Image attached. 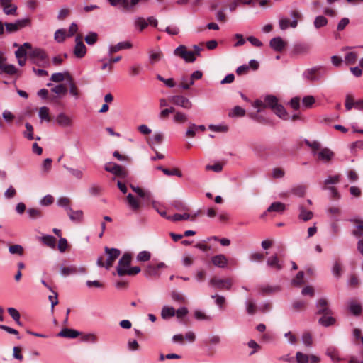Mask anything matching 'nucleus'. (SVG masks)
Returning <instances> with one entry per match:
<instances>
[{
    "mask_svg": "<svg viewBox=\"0 0 363 363\" xmlns=\"http://www.w3.org/2000/svg\"><path fill=\"white\" fill-rule=\"evenodd\" d=\"M109 4L116 7L122 8L126 10L127 0H107Z\"/></svg>",
    "mask_w": 363,
    "mask_h": 363,
    "instance_id": "nucleus-61",
    "label": "nucleus"
},
{
    "mask_svg": "<svg viewBox=\"0 0 363 363\" xmlns=\"http://www.w3.org/2000/svg\"><path fill=\"white\" fill-rule=\"evenodd\" d=\"M39 240L46 246L50 248H55L56 247V238L50 235H45L39 238Z\"/></svg>",
    "mask_w": 363,
    "mask_h": 363,
    "instance_id": "nucleus-28",
    "label": "nucleus"
},
{
    "mask_svg": "<svg viewBox=\"0 0 363 363\" xmlns=\"http://www.w3.org/2000/svg\"><path fill=\"white\" fill-rule=\"evenodd\" d=\"M175 315V309L172 306H165L161 311V316L163 319H168Z\"/></svg>",
    "mask_w": 363,
    "mask_h": 363,
    "instance_id": "nucleus-36",
    "label": "nucleus"
},
{
    "mask_svg": "<svg viewBox=\"0 0 363 363\" xmlns=\"http://www.w3.org/2000/svg\"><path fill=\"white\" fill-rule=\"evenodd\" d=\"M317 313L318 314L332 315L333 312L328 306V301L324 298H320L316 302Z\"/></svg>",
    "mask_w": 363,
    "mask_h": 363,
    "instance_id": "nucleus-18",
    "label": "nucleus"
},
{
    "mask_svg": "<svg viewBox=\"0 0 363 363\" xmlns=\"http://www.w3.org/2000/svg\"><path fill=\"white\" fill-rule=\"evenodd\" d=\"M169 101L173 104L186 109H190L193 106L191 101L188 98L182 95L172 96L169 98Z\"/></svg>",
    "mask_w": 363,
    "mask_h": 363,
    "instance_id": "nucleus-13",
    "label": "nucleus"
},
{
    "mask_svg": "<svg viewBox=\"0 0 363 363\" xmlns=\"http://www.w3.org/2000/svg\"><path fill=\"white\" fill-rule=\"evenodd\" d=\"M348 308L350 311L354 315H358L362 313V306L355 300L352 299L348 301Z\"/></svg>",
    "mask_w": 363,
    "mask_h": 363,
    "instance_id": "nucleus-29",
    "label": "nucleus"
},
{
    "mask_svg": "<svg viewBox=\"0 0 363 363\" xmlns=\"http://www.w3.org/2000/svg\"><path fill=\"white\" fill-rule=\"evenodd\" d=\"M171 298L173 301L178 302L179 303H185L186 302L184 295L176 291L171 292Z\"/></svg>",
    "mask_w": 363,
    "mask_h": 363,
    "instance_id": "nucleus-42",
    "label": "nucleus"
},
{
    "mask_svg": "<svg viewBox=\"0 0 363 363\" xmlns=\"http://www.w3.org/2000/svg\"><path fill=\"white\" fill-rule=\"evenodd\" d=\"M246 310L248 314L254 315L256 312L257 306L255 303L250 300L245 301Z\"/></svg>",
    "mask_w": 363,
    "mask_h": 363,
    "instance_id": "nucleus-60",
    "label": "nucleus"
},
{
    "mask_svg": "<svg viewBox=\"0 0 363 363\" xmlns=\"http://www.w3.org/2000/svg\"><path fill=\"white\" fill-rule=\"evenodd\" d=\"M56 122L62 127H69L72 125V119L63 113L57 115L56 117Z\"/></svg>",
    "mask_w": 363,
    "mask_h": 363,
    "instance_id": "nucleus-26",
    "label": "nucleus"
},
{
    "mask_svg": "<svg viewBox=\"0 0 363 363\" xmlns=\"http://www.w3.org/2000/svg\"><path fill=\"white\" fill-rule=\"evenodd\" d=\"M163 268H167L164 262H159L157 264H150L144 270V275L146 277H159L160 274L159 270Z\"/></svg>",
    "mask_w": 363,
    "mask_h": 363,
    "instance_id": "nucleus-10",
    "label": "nucleus"
},
{
    "mask_svg": "<svg viewBox=\"0 0 363 363\" xmlns=\"http://www.w3.org/2000/svg\"><path fill=\"white\" fill-rule=\"evenodd\" d=\"M54 201V198L52 196L48 194L43 197L40 201V204L41 206H47L52 204Z\"/></svg>",
    "mask_w": 363,
    "mask_h": 363,
    "instance_id": "nucleus-64",
    "label": "nucleus"
},
{
    "mask_svg": "<svg viewBox=\"0 0 363 363\" xmlns=\"http://www.w3.org/2000/svg\"><path fill=\"white\" fill-rule=\"evenodd\" d=\"M306 186L304 185H297L291 189V192L296 196L303 197L306 194Z\"/></svg>",
    "mask_w": 363,
    "mask_h": 363,
    "instance_id": "nucleus-43",
    "label": "nucleus"
},
{
    "mask_svg": "<svg viewBox=\"0 0 363 363\" xmlns=\"http://www.w3.org/2000/svg\"><path fill=\"white\" fill-rule=\"evenodd\" d=\"M325 354L334 362H340L341 360V359L339 357V351H338V350L336 347H333V346L328 347L327 348V350H326Z\"/></svg>",
    "mask_w": 363,
    "mask_h": 363,
    "instance_id": "nucleus-27",
    "label": "nucleus"
},
{
    "mask_svg": "<svg viewBox=\"0 0 363 363\" xmlns=\"http://www.w3.org/2000/svg\"><path fill=\"white\" fill-rule=\"evenodd\" d=\"M272 110L279 118L282 119H287L288 113L286 111L285 108L279 103Z\"/></svg>",
    "mask_w": 363,
    "mask_h": 363,
    "instance_id": "nucleus-35",
    "label": "nucleus"
},
{
    "mask_svg": "<svg viewBox=\"0 0 363 363\" xmlns=\"http://www.w3.org/2000/svg\"><path fill=\"white\" fill-rule=\"evenodd\" d=\"M267 264L269 267L280 271L284 268V262L281 261L277 255L269 257L267 259Z\"/></svg>",
    "mask_w": 363,
    "mask_h": 363,
    "instance_id": "nucleus-17",
    "label": "nucleus"
},
{
    "mask_svg": "<svg viewBox=\"0 0 363 363\" xmlns=\"http://www.w3.org/2000/svg\"><path fill=\"white\" fill-rule=\"evenodd\" d=\"M289 16L291 18L290 21L286 17H281L279 20V26L281 30H286L289 27L296 28L298 26V21L303 18L302 13L297 9H293L289 11Z\"/></svg>",
    "mask_w": 363,
    "mask_h": 363,
    "instance_id": "nucleus-1",
    "label": "nucleus"
},
{
    "mask_svg": "<svg viewBox=\"0 0 363 363\" xmlns=\"http://www.w3.org/2000/svg\"><path fill=\"white\" fill-rule=\"evenodd\" d=\"M278 104V99L275 96L267 95L264 100H256L253 103L254 108H257V112H260L262 108H270L272 109Z\"/></svg>",
    "mask_w": 363,
    "mask_h": 363,
    "instance_id": "nucleus-4",
    "label": "nucleus"
},
{
    "mask_svg": "<svg viewBox=\"0 0 363 363\" xmlns=\"http://www.w3.org/2000/svg\"><path fill=\"white\" fill-rule=\"evenodd\" d=\"M304 143L306 145L311 148L313 155H314V152H318L320 149L322 148L320 147V143L317 140L311 142L308 140L305 139Z\"/></svg>",
    "mask_w": 363,
    "mask_h": 363,
    "instance_id": "nucleus-47",
    "label": "nucleus"
},
{
    "mask_svg": "<svg viewBox=\"0 0 363 363\" xmlns=\"http://www.w3.org/2000/svg\"><path fill=\"white\" fill-rule=\"evenodd\" d=\"M285 175V172L279 167L274 168L272 171V176L274 179H281Z\"/></svg>",
    "mask_w": 363,
    "mask_h": 363,
    "instance_id": "nucleus-63",
    "label": "nucleus"
},
{
    "mask_svg": "<svg viewBox=\"0 0 363 363\" xmlns=\"http://www.w3.org/2000/svg\"><path fill=\"white\" fill-rule=\"evenodd\" d=\"M63 168L67 170L74 177L77 179H82L84 176V173L82 170L78 169H74L72 167H69L66 164H63Z\"/></svg>",
    "mask_w": 363,
    "mask_h": 363,
    "instance_id": "nucleus-38",
    "label": "nucleus"
},
{
    "mask_svg": "<svg viewBox=\"0 0 363 363\" xmlns=\"http://www.w3.org/2000/svg\"><path fill=\"white\" fill-rule=\"evenodd\" d=\"M314 156L318 160L326 164L333 159L335 153L328 147H322L318 152H314Z\"/></svg>",
    "mask_w": 363,
    "mask_h": 363,
    "instance_id": "nucleus-11",
    "label": "nucleus"
},
{
    "mask_svg": "<svg viewBox=\"0 0 363 363\" xmlns=\"http://www.w3.org/2000/svg\"><path fill=\"white\" fill-rule=\"evenodd\" d=\"M325 74V70L321 67H313L306 69L302 77L304 80L308 82H319L320 81Z\"/></svg>",
    "mask_w": 363,
    "mask_h": 363,
    "instance_id": "nucleus-3",
    "label": "nucleus"
},
{
    "mask_svg": "<svg viewBox=\"0 0 363 363\" xmlns=\"http://www.w3.org/2000/svg\"><path fill=\"white\" fill-rule=\"evenodd\" d=\"M210 285L219 290H230L233 285V280L230 278L220 279L213 277L210 280Z\"/></svg>",
    "mask_w": 363,
    "mask_h": 363,
    "instance_id": "nucleus-7",
    "label": "nucleus"
},
{
    "mask_svg": "<svg viewBox=\"0 0 363 363\" xmlns=\"http://www.w3.org/2000/svg\"><path fill=\"white\" fill-rule=\"evenodd\" d=\"M18 30L31 25V21L28 18L18 19L15 21Z\"/></svg>",
    "mask_w": 363,
    "mask_h": 363,
    "instance_id": "nucleus-52",
    "label": "nucleus"
},
{
    "mask_svg": "<svg viewBox=\"0 0 363 363\" xmlns=\"http://www.w3.org/2000/svg\"><path fill=\"white\" fill-rule=\"evenodd\" d=\"M357 60V54L354 52H349L345 56V61L347 65H354Z\"/></svg>",
    "mask_w": 363,
    "mask_h": 363,
    "instance_id": "nucleus-51",
    "label": "nucleus"
},
{
    "mask_svg": "<svg viewBox=\"0 0 363 363\" xmlns=\"http://www.w3.org/2000/svg\"><path fill=\"white\" fill-rule=\"evenodd\" d=\"M51 91L57 95H64L67 92L66 86L62 84L56 85Z\"/></svg>",
    "mask_w": 363,
    "mask_h": 363,
    "instance_id": "nucleus-56",
    "label": "nucleus"
},
{
    "mask_svg": "<svg viewBox=\"0 0 363 363\" xmlns=\"http://www.w3.org/2000/svg\"><path fill=\"white\" fill-rule=\"evenodd\" d=\"M245 115V110L239 106H235L230 112H229L228 116L230 117H242Z\"/></svg>",
    "mask_w": 363,
    "mask_h": 363,
    "instance_id": "nucleus-41",
    "label": "nucleus"
},
{
    "mask_svg": "<svg viewBox=\"0 0 363 363\" xmlns=\"http://www.w3.org/2000/svg\"><path fill=\"white\" fill-rule=\"evenodd\" d=\"M190 218V215L189 213H175L172 216H169V217L167 218V220H172V221H179L183 220H188Z\"/></svg>",
    "mask_w": 363,
    "mask_h": 363,
    "instance_id": "nucleus-50",
    "label": "nucleus"
},
{
    "mask_svg": "<svg viewBox=\"0 0 363 363\" xmlns=\"http://www.w3.org/2000/svg\"><path fill=\"white\" fill-rule=\"evenodd\" d=\"M13 0H0V6L6 15H16L17 6L12 4Z\"/></svg>",
    "mask_w": 363,
    "mask_h": 363,
    "instance_id": "nucleus-15",
    "label": "nucleus"
},
{
    "mask_svg": "<svg viewBox=\"0 0 363 363\" xmlns=\"http://www.w3.org/2000/svg\"><path fill=\"white\" fill-rule=\"evenodd\" d=\"M252 3V0H233L229 4V10L230 12H233L241 4L250 5Z\"/></svg>",
    "mask_w": 363,
    "mask_h": 363,
    "instance_id": "nucleus-37",
    "label": "nucleus"
},
{
    "mask_svg": "<svg viewBox=\"0 0 363 363\" xmlns=\"http://www.w3.org/2000/svg\"><path fill=\"white\" fill-rule=\"evenodd\" d=\"M98 35L96 33L90 32L85 37V41L88 45H94L96 43Z\"/></svg>",
    "mask_w": 363,
    "mask_h": 363,
    "instance_id": "nucleus-55",
    "label": "nucleus"
},
{
    "mask_svg": "<svg viewBox=\"0 0 363 363\" xmlns=\"http://www.w3.org/2000/svg\"><path fill=\"white\" fill-rule=\"evenodd\" d=\"M296 360L297 363H308L309 355L298 351L296 353Z\"/></svg>",
    "mask_w": 363,
    "mask_h": 363,
    "instance_id": "nucleus-54",
    "label": "nucleus"
},
{
    "mask_svg": "<svg viewBox=\"0 0 363 363\" xmlns=\"http://www.w3.org/2000/svg\"><path fill=\"white\" fill-rule=\"evenodd\" d=\"M9 251L11 254H16L18 255H23V248L21 245H13L9 247Z\"/></svg>",
    "mask_w": 363,
    "mask_h": 363,
    "instance_id": "nucleus-57",
    "label": "nucleus"
},
{
    "mask_svg": "<svg viewBox=\"0 0 363 363\" xmlns=\"http://www.w3.org/2000/svg\"><path fill=\"white\" fill-rule=\"evenodd\" d=\"M2 118L7 123L9 124L15 119V116L11 111L4 110L2 113Z\"/></svg>",
    "mask_w": 363,
    "mask_h": 363,
    "instance_id": "nucleus-59",
    "label": "nucleus"
},
{
    "mask_svg": "<svg viewBox=\"0 0 363 363\" xmlns=\"http://www.w3.org/2000/svg\"><path fill=\"white\" fill-rule=\"evenodd\" d=\"M28 216L32 219L40 218L43 216V213L40 209L30 208L27 210Z\"/></svg>",
    "mask_w": 363,
    "mask_h": 363,
    "instance_id": "nucleus-49",
    "label": "nucleus"
},
{
    "mask_svg": "<svg viewBox=\"0 0 363 363\" xmlns=\"http://www.w3.org/2000/svg\"><path fill=\"white\" fill-rule=\"evenodd\" d=\"M187 116L181 111H177L173 116V121L176 123H184L187 121Z\"/></svg>",
    "mask_w": 363,
    "mask_h": 363,
    "instance_id": "nucleus-46",
    "label": "nucleus"
},
{
    "mask_svg": "<svg viewBox=\"0 0 363 363\" xmlns=\"http://www.w3.org/2000/svg\"><path fill=\"white\" fill-rule=\"evenodd\" d=\"M162 57L163 53L160 49H157L156 50H150L148 52L149 62L151 65H155V63L160 61Z\"/></svg>",
    "mask_w": 363,
    "mask_h": 363,
    "instance_id": "nucleus-23",
    "label": "nucleus"
},
{
    "mask_svg": "<svg viewBox=\"0 0 363 363\" xmlns=\"http://www.w3.org/2000/svg\"><path fill=\"white\" fill-rule=\"evenodd\" d=\"M25 127L26 128V130L23 133V136L29 140H33L34 136H33V125L30 123L27 122L25 123Z\"/></svg>",
    "mask_w": 363,
    "mask_h": 363,
    "instance_id": "nucleus-45",
    "label": "nucleus"
},
{
    "mask_svg": "<svg viewBox=\"0 0 363 363\" xmlns=\"http://www.w3.org/2000/svg\"><path fill=\"white\" fill-rule=\"evenodd\" d=\"M286 209V205L281 202H274L267 209V212L283 213Z\"/></svg>",
    "mask_w": 363,
    "mask_h": 363,
    "instance_id": "nucleus-34",
    "label": "nucleus"
},
{
    "mask_svg": "<svg viewBox=\"0 0 363 363\" xmlns=\"http://www.w3.org/2000/svg\"><path fill=\"white\" fill-rule=\"evenodd\" d=\"M345 106L347 111H350L352 108L359 111L363 110V99L354 101L351 94H347Z\"/></svg>",
    "mask_w": 363,
    "mask_h": 363,
    "instance_id": "nucleus-14",
    "label": "nucleus"
},
{
    "mask_svg": "<svg viewBox=\"0 0 363 363\" xmlns=\"http://www.w3.org/2000/svg\"><path fill=\"white\" fill-rule=\"evenodd\" d=\"M313 24L316 29H320L328 24V19L324 16H318L315 17Z\"/></svg>",
    "mask_w": 363,
    "mask_h": 363,
    "instance_id": "nucleus-39",
    "label": "nucleus"
},
{
    "mask_svg": "<svg viewBox=\"0 0 363 363\" xmlns=\"http://www.w3.org/2000/svg\"><path fill=\"white\" fill-rule=\"evenodd\" d=\"M67 212L72 221L81 222L83 219V212L81 210L73 211L71 207H67Z\"/></svg>",
    "mask_w": 363,
    "mask_h": 363,
    "instance_id": "nucleus-24",
    "label": "nucleus"
},
{
    "mask_svg": "<svg viewBox=\"0 0 363 363\" xmlns=\"http://www.w3.org/2000/svg\"><path fill=\"white\" fill-rule=\"evenodd\" d=\"M67 37L66 30L58 29L55 31L54 38L57 43H62Z\"/></svg>",
    "mask_w": 363,
    "mask_h": 363,
    "instance_id": "nucleus-48",
    "label": "nucleus"
},
{
    "mask_svg": "<svg viewBox=\"0 0 363 363\" xmlns=\"http://www.w3.org/2000/svg\"><path fill=\"white\" fill-rule=\"evenodd\" d=\"M323 315L318 320V323L320 325L324 327H329L333 325L335 323L336 320L335 318L332 316V315Z\"/></svg>",
    "mask_w": 363,
    "mask_h": 363,
    "instance_id": "nucleus-30",
    "label": "nucleus"
},
{
    "mask_svg": "<svg viewBox=\"0 0 363 363\" xmlns=\"http://www.w3.org/2000/svg\"><path fill=\"white\" fill-rule=\"evenodd\" d=\"M76 45L74 49V54L78 58H82L86 52V48L82 41L81 36L78 35L75 38Z\"/></svg>",
    "mask_w": 363,
    "mask_h": 363,
    "instance_id": "nucleus-16",
    "label": "nucleus"
},
{
    "mask_svg": "<svg viewBox=\"0 0 363 363\" xmlns=\"http://www.w3.org/2000/svg\"><path fill=\"white\" fill-rule=\"evenodd\" d=\"M298 210L300 211L298 218L305 222L311 220L313 216V213L311 211H307L303 205L298 206Z\"/></svg>",
    "mask_w": 363,
    "mask_h": 363,
    "instance_id": "nucleus-31",
    "label": "nucleus"
},
{
    "mask_svg": "<svg viewBox=\"0 0 363 363\" xmlns=\"http://www.w3.org/2000/svg\"><path fill=\"white\" fill-rule=\"evenodd\" d=\"M134 26L140 32H141L148 26L147 19L138 16L134 19Z\"/></svg>",
    "mask_w": 363,
    "mask_h": 363,
    "instance_id": "nucleus-33",
    "label": "nucleus"
},
{
    "mask_svg": "<svg viewBox=\"0 0 363 363\" xmlns=\"http://www.w3.org/2000/svg\"><path fill=\"white\" fill-rule=\"evenodd\" d=\"M104 251L107 255L106 262L104 263L102 257H99L97 259L96 264L99 267H105L106 269H109L115 260L119 257L121 251L117 248H109L108 247H105Z\"/></svg>",
    "mask_w": 363,
    "mask_h": 363,
    "instance_id": "nucleus-2",
    "label": "nucleus"
},
{
    "mask_svg": "<svg viewBox=\"0 0 363 363\" xmlns=\"http://www.w3.org/2000/svg\"><path fill=\"white\" fill-rule=\"evenodd\" d=\"M270 47L276 52H281L286 46V43L281 37H275L270 40Z\"/></svg>",
    "mask_w": 363,
    "mask_h": 363,
    "instance_id": "nucleus-19",
    "label": "nucleus"
},
{
    "mask_svg": "<svg viewBox=\"0 0 363 363\" xmlns=\"http://www.w3.org/2000/svg\"><path fill=\"white\" fill-rule=\"evenodd\" d=\"M132 47V43L128 41L120 42L115 45H109L108 55H111L113 53H115L121 50L130 49Z\"/></svg>",
    "mask_w": 363,
    "mask_h": 363,
    "instance_id": "nucleus-20",
    "label": "nucleus"
},
{
    "mask_svg": "<svg viewBox=\"0 0 363 363\" xmlns=\"http://www.w3.org/2000/svg\"><path fill=\"white\" fill-rule=\"evenodd\" d=\"M174 55L181 57L187 63H192L196 61L194 52L187 50L186 46L181 45L174 50Z\"/></svg>",
    "mask_w": 363,
    "mask_h": 363,
    "instance_id": "nucleus-6",
    "label": "nucleus"
},
{
    "mask_svg": "<svg viewBox=\"0 0 363 363\" xmlns=\"http://www.w3.org/2000/svg\"><path fill=\"white\" fill-rule=\"evenodd\" d=\"M31 56L36 58L35 63L37 65L43 67L49 65L48 57L44 50L36 48L32 52Z\"/></svg>",
    "mask_w": 363,
    "mask_h": 363,
    "instance_id": "nucleus-12",
    "label": "nucleus"
},
{
    "mask_svg": "<svg viewBox=\"0 0 363 363\" xmlns=\"http://www.w3.org/2000/svg\"><path fill=\"white\" fill-rule=\"evenodd\" d=\"M141 65L140 64H135L130 67L129 74L132 77H136L140 74Z\"/></svg>",
    "mask_w": 363,
    "mask_h": 363,
    "instance_id": "nucleus-62",
    "label": "nucleus"
},
{
    "mask_svg": "<svg viewBox=\"0 0 363 363\" xmlns=\"http://www.w3.org/2000/svg\"><path fill=\"white\" fill-rule=\"evenodd\" d=\"M104 169L106 172H111L123 179L125 178L128 175L126 169L123 167L116 163L108 162L105 164Z\"/></svg>",
    "mask_w": 363,
    "mask_h": 363,
    "instance_id": "nucleus-8",
    "label": "nucleus"
},
{
    "mask_svg": "<svg viewBox=\"0 0 363 363\" xmlns=\"http://www.w3.org/2000/svg\"><path fill=\"white\" fill-rule=\"evenodd\" d=\"M151 254L150 252L143 250L140 252L137 255V261L138 262H147L150 259Z\"/></svg>",
    "mask_w": 363,
    "mask_h": 363,
    "instance_id": "nucleus-53",
    "label": "nucleus"
},
{
    "mask_svg": "<svg viewBox=\"0 0 363 363\" xmlns=\"http://www.w3.org/2000/svg\"><path fill=\"white\" fill-rule=\"evenodd\" d=\"M86 272V269L84 267H77L75 265L64 266L61 265L60 267V273L63 277L74 275L77 274H84Z\"/></svg>",
    "mask_w": 363,
    "mask_h": 363,
    "instance_id": "nucleus-9",
    "label": "nucleus"
},
{
    "mask_svg": "<svg viewBox=\"0 0 363 363\" xmlns=\"http://www.w3.org/2000/svg\"><path fill=\"white\" fill-rule=\"evenodd\" d=\"M132 190L135 192L140 198L146 201H150L152 199V194L148 191H145L138 186L130 185Z\"/></svg>",
    "mask_w": 363,
    "mask_h": 363,
    "instance_id": "nucleus-25",
    "label": "nucleus"
},
{
    "mask_svg": "<svg viewBox=\"0 0 363 363\" xmlns=\"http://www.w3.org/2000/svg\"><path fill=\"white\" fill-rule=\"evenodd\" d=\"M79 335V331L74 330V329L68 328H65L62 329L60 331V333H58L57 335V337L69 338V339L77 338Z\"/></svg>",
    "mask_w": 363,
    "mask_h": 363,
    "instance_id": "nucleus-21",
    "label": "nucleus"
},
{
    "mask_svg": "<svg viewBox=\"0 0 363 363\" xmlns=\"http://www.w3.org/2000/svg\"><path fill=\"white\" fill-rule=\"evenodd\" d=\"M132 256L129 253H125L118 261L116 267L117 274L120 277L127 275V272L130 269Z\"/></svg>",
    "mask_w": 363,
    "mask_h": 363,
    "instance_id": "nucleus-5",
    "label": "nucleus"
},
{
    "mask_svg": "<svg viewBox=\"0 0 363 363\" xmlns=\"http://www.w3.org/2000/svg\"><path fill=\"white\" fill-rule=\"evenodd\" d=\"M126 199L130 208L133 211H137L139 210L140 207V203L139 201L136 198H135L131 194H128Z\"/></svg>",
    "mask_w": 363,
    "mask_h": 363,
    "instance_id": "nucleus-32",
    "label": "nucleus"
},
{
    "mask_svg": "<svg viewBox=\"0 0 363 363\" xmlns=\"http://www.w3.org/2000/svg\"><path fill=\"white\" fill-rule=\"evenodd\" d=\"M38 116L42 121L44 120L48 122L50 121V117L49 115V108L47 106H42L39 108Z\"/></svg>",
    "mask_w": 363,
    "mask_h": 363,
    "instance_id": "nucleus-44",
    "label": "nucleus"
},
{
    "mask_svg": "<svg viewBox=\"0 0 363 363\" xmlns=\"http://www.w3.org/2000/svg\"><path fill=\"white\" fill-rule=\"evenodd\" d=\"M213 264L219 268H224L228 264V259L225 255L219 254L211 257Z\"/></svg>",
    "mask_w": 363,
    "mask_h": 363,
    "instance_id": "nucleus-22",
    "label": "nucleus"
},
{
    "mask_svg": "<svg viewBox=\"0 0 363 363\" xmlns=\"http://www.w3.org/2000/svg\"><path fill=\"white\" fill-rule=\"evenodd\" d=\"M340 181V175L328 176L323 182L324 186H330V185L337 184Z\"/></svg>",
    "mask_w": 363,
    "mask_h": 363,
    "instance_id": "nucleus-40",
    "label": "nucleus"
},
{
    "mask_svg": "<svg viewBox=\"0 0 363 363\" xmlns=\"http://www.w3.org/2000/svg\"><path fill=\"white\" fill-rule=\"evenodd\" d=\"M17 72V69L13 65H6L4 66L0 73H6L10 75L14 74Z\"/></svg>",
    "mask_w": 363,
    "mask_h": 363,
    "instance_id": "nucleus-58",
    "label": "nucleus"
}]
</instances>
